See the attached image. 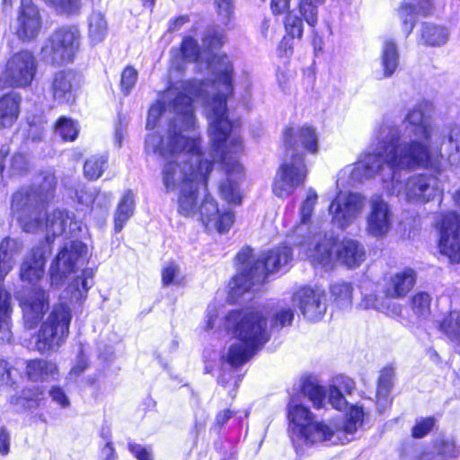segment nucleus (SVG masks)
<instances>
[{
  "label": "nucleus",
  "mask_w": 460,
  "mask_h": 460,
  "mask_svg": "<svg viewBox=\"0 0 460 460\" xmlns=\"http://www.w3.org/2000/svg\"><path fill=\"white\" fill-rule=\"evenodd\" d=\"M208 120V136L212 160L204 158L199 150V134L181 135L174 140L172 130L166 143L164 137L156 132L150 133L145 139V152L156 155L165 162L162 168V180L167 191L181 190L195 182L203 181L207 191V177L212 170L213 162H219L226 171V179L218 186L220 197L229 204L238 205L242 201L240 184L243 179V166L237 155L243 151V141L232 131L224 100L206 106Z\"/></svg>",
  "instance_id": "1"
},
{
  "label": "nucleus",
  "mask_w": 460,
  "mask_h": 460,
  "mask_svg": "<svg viewBox=\"0 0 460 460\" xmlns=\"http://www.w3.org/2000/svg\"><path fill=\"white\" fill-rule=\"evenodd\" d=\"M432 104L423 101L409 111L403 132L395 127L380 128L367 153L354 164L350 172L354 182H362L381 168V162L390 168L417 170L430 168L439 171L442 154L437 145V129L430 123L429 115Z\"/></svg>",
  "instance_id": "2"
},
{
  "label": "nucleus",
  "mask_w": 460,
  "mask_h": 460,
  "mask_svg": "<svg viewBox=\"0 0 460 460\" xmlns=\"http://www.w3.org/2000/svg\"><path fill=\"white\" fill-rule=\"evenodd\" d=\"M210 62L216 73L214 81L179 82L170 87L164 94V102H157L151 106L147 115L146 128L156 127L162 117H166L170 122L166 134L160 135L167 140L169 132L174 136V140L180 139L181 135L198 133L196 131V119L192 102L201 101L206 112L208 103L217 106L219 100L223 99L226 106V98L233 93L232 72L233 68L226 55H215ZM227 111V109L226 108ZM159 134V132H157Z\"/></svg>",
  "instance_id": "3"
},
{
  "label": "nucleus",
  "mask_w": 460,
  "mask_h": 460,
  "mask_svg": "<svg viewBox=\"0 0 460 460\" xmlns=\"http://www.w3.org/2000/svg\"><path fill=\"white\" fill-rule=\"evenodd\" d=\"M54 179L46 178L42 186L22 188L18 190L12 200V211L16 217L23 231L35 233L45 228L46 243L51 242V236L61 235L71 222L70 215L65 210H54L48 214L45 223L40 220L43 204L53 196ZM72 223H69L71 226Z\"/></svg>",
  "instance_id": "4"
},
{
  "label": "nucleus",
  "mask_w": 460,
  "mask_h": 460,
  "mask_svg": "<svg viewBox=\"0 0 460 460\" xmlns=\"http://www.w3.org/2000/svg\"><path fill=\"white\" fill-rule=\"evenodd\" d=\"M225 326L236 338L226 355L234 367L244 364L270 338L265 314L258 308L230 311L225 317Z\"/></svg>",
  "instance_id": "5"
},
{
  "label": "nucleus",
  "mask_w": 460,
  "mask_h": 460,
  "mask_svg": "<svg viewBox=\"0 0 460 460\" xmlns=\"http://www.w3.org/2000/svg\"><path fill=\"white\" fill-rule=\"evenodd\" d=\"M291 258L292 253L288 246L276 247L257 260L250 248L241 250L235 258L238 273L230 282L231 296H241L252 286L264 281L268 274L282 270Z\"/></svg>",
  "instance_id": "6"
},
{
  "label": "nucleus",
  "mask_w": 460,
  "mask_h": 460,
  "mask_svg": "<svg viewBox=\"0 0 460 460\" xmlns=\"http://www.w3.org/2000/svg\"><path fill=\"white\" fill-rule=\"evenodd\" d=\"M200 184L203 185V181L179 190L178 212L184 217H191L199 212L200 220L208 231L216 230L220 234L228 232L234 220V213L230 210H220L215 199L208 194H205L198 208Z\"/></svg>",
  "instance_id": "7"
},
{
  "label": "nucleus",
  "mask_w": 460,
  "mask_h": 460,
  "mask_svg": "<svg viewBox=\"0 0 460 460\" xmlns=\"http://www.w3.org/2000/svg\"><path fill=\"white\" fill-rule=\"evenodd\" d=\"M289 433L296 451L327 440L333 436V429L324 422L314 420L308 408L292 398L288 403Z\"/></svg>",
  "instance_id": "8"
},
{
  "label": "nucleus",
  "mask_w": 460,
  "mask_h": 460,
  "mask_svg": "<svg viewBox=\"0 0 460 460\" xmlns=\"http://www.w3.org/2000/svg\"><path fill=\"white\" fill-rule=\"evenodd\" d=\"M306 257L314 264L328 267L337 261L348 268L358 267L366 259L364 246L357 240L343 239L333 242L326 234L318 240L313 248L305 251Z\"/></svg>",
  "instance_id": "9"
},
{
  "label": "nucleus",
  "mask_w": 460,
  "mask_h": 460,
  "mask_svg": "<svg viewBox=\"0 0 460 460\" xmlns=\"http://www.w3.org/2000/svg\"><path fill=\"white\" fill-rule=\"evenodd\" d=\"M71 319V309L67 305H55L38 332L35 349L41 354L57 351L68 337Z\"/></svg>",
  "instance_id": "10"
},
{
  "label": "nucleus",
  "mask_w": 460,
  "mask_h": 460,
  "mask_svg": "<svg viewBox=\"0 0 460 460\" xmlns=\"http://www.w3.org/2000/svg\"><path fill=\"white\" fill-rule=\"evenodd\" d=\"M385 167L392 172L390 192L398 197H403L411 203H427L442 192L438 177L427 173H418L409 177L402 187L396 179V172L402 170L390 168L384 162H381V168L373 177L384 171Z\"/></svg>",
  "instance_id": "11"
},
{
  "label": "nucleus",
  "mask_w": 460,
  "mask_h": 460,
  "mask_svg": "<svg viewBox=\"0 0 460 460\" xmlns=\"http://www.w3.org/2000/svg\"><path fill=\"white\" fill-rule=\"evenodd\" d=\"M308 170L303 155H292L278 169L272 182V192L278 198H288L305 184Z\"/></svg>",
  "instance_id": "12"
},
{
  "label": "nucleus",
  "mask_w": 460,
  "mask_h": 460,
  "mask_svg": "<svg viewBox=\"0 0 460 460\" xmlns=\"http://www.w3.org/2000/svg\"><path fill=\"white\" fill-rule=\"evenodd\" d=\"M87 246L79 241L66 244L56 256L49 268L50 285L58 288L67 276L84 266Z\"/></svg>",
  "instance_id": "13"
},
{
  "label": "nucleus",
  "mask_w": 460,
  "mask_h": 460,
  "mask_svg": "<svg viewBox=\"0 0 460 460\" xmlns=\"http://www.w3.org/2000/svg\"><path fill=\"white\" fill-rule=\"evenodd\" d=\"M80 45V32L75 26L62 27L51 36L49 45L42 49L44 57L56 64L74 60Z\"/></svg>",
  "instance_id": "14"
},
{
  "label": "nucleus",
  "mask_w": 460,
  "mask_h": 460,
  "mask_svg": "<svg viewBox=\"0 0 460 460\" xmlns=\"http://www.w3.org/2000/svg\"><path fill=\"white\" fill-rule=\"evenodd\" d=\"M318 195L310 188L306 191V197L299 208V223L294 226L291 238L294 244L300 246L304 252L311 248L318 240H321L324 234L318 231L311 222V217L317 203Z\"/></svg>",
  "instance_id": "15"
},
{
  "label": "nucleus",
  "mask_w": 460,
  "mask_h": 460,
  "mask_svg": "<svg viewBox=\"0 0 460 460\" xmlns=\"http://www.w3.org/2000/svg\"><path fill=\"white\" fill-rule=\"evenodd\" d=\"M37 71V63L30 51L13 54L7 61L4 79L0 78V90L4 85L13 88H24L32 83Z\"/></svg>",
  "instance_id": "16"
},
{
  "label": "nucleus",
  "mask_w": 460,
  "mask_h": 460,
  "mask_svg": "<svg viewBox=\"0 0 460 460\" xmlns=\"http://www.w3.org/2000/svg\"><path fill=\"white\" fill-rule=\"evenodd\" d=\"M366 201L365 196L360 193L340 192L329 207L333 225L341 229H346L351 226L362 214Z\"/></svg>",
  "instance_id": "17"
},
{
  "label": "nucleus",
  "mask_w": 460,
  "mask_h": 460,
  "mask_svg": "<svg viewBox=\"0 0 460 460\" xmlns=\"http://www.w3.org/2000/svg\"><path fill=\"white\" fill-rule=\"evenodd\" d=\"M439 230L438 248L452 263L460 262V217L449 211L437 222Z\"/></svg>",
  "instance_id": "18"
},
{
  "label": "nucleus",
  "mask_w": 460,
  "mask_h": 460,
  "mask_svg": "<svg viewBox=\"0 0 460 460\" xmlns=\"http://www.w3.org/2000/svg\"><path fill=\"white\" fill-rule=\"evenodd\" d=\"M394 213L388 202L381 195H372L368 199L366 217V231L374 237L387 235L393 226Z\"/></svg>",
  "instance_id": "19"
},
{
  "label": "nucleus",
  "mask_w": 460,
  "mask_h": 460,
  "mask_svg": "<svg viewBox=\"0 0 460 460\" xmlns=\"http://www.w3.org/2000/svg\"><path fill=\"white\" fill-rule=\"evenodd\" d=\"M292 302L308 321L320 320L326 311L323 292L307 287L299 288L293 295Z\"/></svg>",
  "instance_id": "20"
},
{
  "label": "nucleus",
  "mask_w": 460,
  "mask_h": 460,
  "mask_svg": "<svg viewBox=\"0 0 460 460\" xmlns=\"http://www.w3.org/2000/svg\"><path fill=\"white\" fill-rule=\"evenodd\" d=\"M41 29V18L32 0H21L15 33L22 41L34 40Z\"/></svg>",
  "instance_id": "21"
},
{
  "label": "nucleus",
  "mask_w": 460,
  "mask_h": 460,
  "mask_svg": "<svg viewBox=\"0 0 460 460\" xmlns=\"http://www.w3.org/2000/svg\"><path fill=\"white\" fill-rule=\"evenodd\" d=\"M20 305L26 325L32 328L49 308V300L44 290L33 288L21 298Z\"/></svg>",
  "instance_id": "22"
},
{
  "label": "nucleus",
  "mask_w": 460,
  "mask_h": 460,
  "mask_svg": "<svg viewBox=\"0 0 460 460\" xmlns=\"http://www.w3.org/2000/svg\"><path fill=\"white\" fill-rule=\"evenodd\" d=\"M49 252L50 247L48 244H41L33 248L21 265L20 276L22 280L31 284L39 281L44 275L46 256Z\"/></svg>",
  "instance_id": "23"
},
{
  "label": "nucleus",
  "mask_w": 460,
  "mask_h": 460,
  "mask_svg": "<svg viewBox=\"0 0 460 460\" xmlns=\"http://www.w3.org/2000/svg\"><path fill=\"white\" fill-rule=\"evenodd\" d=\"M79 87V76L73 70H63L55 74L51 93L55 101L68 103L75 100V93Z\"/></svg>",
  "instance_id": "24"
},
{
  "label": "nucleus",
  "mask_w": 460,
  "mask_h": 460,
  "mask_svg": "<svg viewBox=\"0 0 460 460\" xmlns=\"http://www.w3.org/2000/svg\"><path fill=\"white\" fill-rule=\"evenodd\" d=\"M363 420V409L358 406H351L341 424H328L333 429L334 433L330 441L332 443L341 442V444L350 441L351 438L348 436H353L358 428L362 426Z\"/></svg>",
  "instance_id": "25"
},
{
  "label": "nucleus",
  "mask_w": 460,
  "mask_h": 460,
  "mask_svg": "<svg viewBox=\"0 0 460 460\" xmlns=\"http://www.w3.org/2000/svg\"><path fill=\"white\" fill-rule=\"evenodd\" d=\"M284 141L289 148L301 146L312 154L318 151V136L315 129L308 125L288 128L284 134Z\"/></svg>",
  "instance_id": "26"
},
{
  "label": "nucleus",
  "mask_w": 460,
  "mask_h": 460,
  "mask_svg": "<svg viewBox=\"0 0 460 460\" xmlns=\"http://www.w3.org/2000/svg\"><path fill=\"white\" fill-rule=\"evenodd\" d=\"M432 9V0H404L398 9V15L402 22V27L406 36L412 31L417 16L428 15Z\"/></svg>",
  "instance_id": "27"
},
{
  "label": "nucleus",
  "mask_w": 460,
  "mask_h": 460,
  "mask_svg": "<svg viewBox=\"0 0 460 460\" xmlns=\"http://www.w3.org/2000/svg\"><path fill=\"white\" fill-rule=\"evenodd\" d=\"M416 273L411 269H404L392 275L384 290L385 296L392 298L404 297L413 288Z\"/></svg>",
  "instance_id": "28"
},
{
  "label": "nucleus",
  "mask_w": 460,
  "mask_h": 460,
  "mask_svg": "<svg viewBox=\"0 0 460 460\" xmlns=\"http://www.w3.org/2000/svg\"><path fill=\"white\" fill-rule=\"evenodd\" d=\"M22 96L11 92L0 97V128H10L20 115Z\"/></svg>",
  "instance_id": "29"
},
{
  "label": "nucleus",
  "mask_w": 460,
  "mask_h": 460,
  "mask_svg": "<svg viewBox=\"0 0 460 460\" xmlns=\"http://www.w3.org/2000/svg\"><path fill=\"white\" fill-rule=\"evenodd\" d=\"M399 58L400 55L397 44L393 40H385L380 56L382 72L376 73V77L378 80L391 77L399 66Z\"/></svg>",
  "instance_id": "30"
},
{
  "label": "nucleus",
  "mask_w": 460,
  "mask_h": 460,
  "mask_svg": "<svg viewBox=\"0 0 460 460\" xmlns=\"http://www.w3.org/2000/svg\"><path fill=\"white\" fill-rule=\"evenodd\" d=\"M58 369L53 361L36 358L26 363V375L34 382H47L57 377Z\"/></svg>",
  "instance_id": "31"
},
{
  "label": "nucleus",
  "mask_w": 460,
  "mask_h": 460,
  "mask_svg": "<svg viewBox=\"0 0 460 460\" xmlns=\"http://www.w3.org/2000/svg\"><path fill=\"white\" fill-rule=\"evenodd\" d=\"M22 243L20 241L10 237L4 238L0 243V262H2L0 276L9 273L13 270L15 258L22 252Z\"/></svg>",
  "instance_id": "32"
},
{
  "label": "nucleus",
  "mask_w": 460,
  "mask_h": 460,
  "mask_svg": "<svg viewBox=\"0 0 460 460\" xmlns=\"http://www.w3.org/2000/svg\"><path fill=\"white\" fill-rule=\"evenodd\" d=\"M11 295L0 286V343L12 340L10 316L12 313Z\"/></svg>",
  "instance_id": "33"
},
{
  "label": "nucleus",
  "mask_w": 460,
  "mask_h": 460,
  "mask_svg": "<svg viewBox=\"0 0 460 460\" xmlns=\"http://www.w3.org/2000/svg\"><path fill=\"white\" fill-rule=\"evenodd\" d=\"M435 454H423L420 460H453L459 455L456 442L451 438H437L434 442Z\"/></svg>",
  "instance_id": "34"
},
{
  "label": "nucleus",
  "mask_w": 460,
  "mask_h": 460,
  "mask_svg": "<svg viewBox=\"0 0 460 460\" xmlns=\"http://www.w3.org/2000/svg\"><path fill=\"white\" fill-rule=\"evenodd\" d=\"M394 377L393 367H387L381 371L376 390V403L379 412H383L390 403L388 396L393 386Z\"/></svg>",
  "instance_id": "35"
},
{
  "label": "nucleus",
  "mask_w": 460,
  "mask_h": 460,
  "mask_svg": "<svg viewBox=\"0 0 460 460\" xmlns=\"http://www.w3.org/2000/svg\"><path fill=\"white\" fill-rule=\"evenodd\" d=\"M43 398V390L38 385H32L24 388L19 396L12 397L10 402L19 410H30L39 406Z\"/></svg>",
  "instance_id": "36"
},
{
  "label": "nucleus",
  "mask_w": 460,
  "mask_h": 460,
  "mask_svg": "<svg viewBox=\"0 0 460 460\" xmlns=\"http://www.w3.org/2000/svg\"><path fill=\"white\" fill-rule=\"evenodd\" d=\"M449 39L447 29L442 26L422 23L420 29V40L423 44L437 47L447 43Z\"/></svg>",
  "instance_id": "37"
},
{
  "label": "nucleus",
  "mask_w": 460,
  "mask_h": 460,
  "mask_svg": "<svg viewBox=\"0 0 460 460\" xmlns=\"http://www.w3.org/2000/svg\"><path fill=\"white\" fill-rule=\"evenodd\" d=\"M93 272L92 270H84L77 276L67 288L71 295V301L79 302L86 297L89 288L93 286Z\"/></svg>",
  "instance_id": "38"
},
{
  "label": "nucleus",
  "mask_w": 460,
  "mask_h": 460,
  "mask_svg": "<svg viewBox=\"0 0 460 460\" xmlns=\"http://www.w3.org/2000/svg\"><path fill=\"white\" fill-rule=\"evenodd\" d=\"M134 205V194L131 190H128L122 196L114 216V228L117 233L122 230L127 221L133 215Z\"/></svg>",
  "instance_id": "39"
},
{
  "label": "nucleus",
  "mask_w": 460,
  "mask_h": 460,
  "mask_svg": "<svg viewBox=\"0 0 460 460\" xmlns=\"http://www.w3.org/2000/svg\"><path fill=\"white\" fill-rule=\"evenodd\" d=\"M440 331L460 346V311H452L439 322Z\"/></svg>",
  "instance_id": "40"
},
{
  "label": "nucleus",
  "mask_w": 460,
  "mask_h": 460,
  "mask_svg": "<svg viewBox=\"0 0 460 460\" xmlns=\"http://www.w3.org/2000/svg\"><path fill=\"white\" fill-rule=\"evenodd\" d=\"M107 33V22L99 12H93L88 20V37L93 44L103 40Z\"/></svg>",
  "instance_id": "41"
},
{
  "label": "nucleus",
  "mask_w": 460,
  "mask_h": 460,
  "mask_svg": "<svg viewBox=\"0 0 460 460\" xmlns=\"http://www.w3.org/2000/svg\"><path fill=\"white\" fill-rule=\"evenodd\" d=\"M437 145L435 147H438V151L441 153L438 146L442 145L446 139L449 142L450 145L454 146V148L456 152H460V124L457 122H448L444 128L442 129L440 135L438 136V132L437 131Z\"/></svg>",
  "instance_id": "42"
},
{
  "label": "nucleus",
  "mask_w": 460,
  "mask_h": 460,
  "mask_svg": "<svg viewBox=\"0 0 460 460\" xmlns=\"http://www.w3.org/2000/svg\"><path fill=\"white\" fill-rule=\"evenodd\" d=\"M301 394L307 397L315 408L323 404L325 393L323 388L311 380H305L301 387Z\"/></svg>",
  "instance_id": "43"
},
{
  "label": "nucleus",
  "mask_w": 460,
  "mask_h": 460,
  "mask_svg": "<svg viewBox=\"0 0 460 460\" xmlns=\"http://www.w3.org/2000/svg\"><path fill=\"white\" fill-rule=\"evenodd\" d=\"M325 0H300L298 8L304 20L308 25L314 27L318 21V6Z\"/></svg>",
  "instance_id": "44"
},
{
  "label": "nucleus",
  "mask_w": 460,
  "mask_h": 460,
  "mask_svg": "<svg viewBox=\"0 0 460 460\" xmlns=\"http://www.w3.org/2000/svg\"><path fill=\"white\" fill-rule=\"evenodd\" d=\"M107 164V156H93L84 163V175L90 180H96L102 176Z\"/></svg>",
  "instance_id": "45"
},
{
  "label": "nucleus",
  "mask_w": 460,
  "mask_h": 460,
  "mask_svg": "<svg viewBox=\"0 0 460 460\" xmlns=\"http://www.w3.org/2000/svg\"><path fill=\"white\" fill-rule=\"evenodd\" d=\"M77 124L67 118L62 117L58 119L56 126V134L65 141H73L78 135Z\"/></svg>",
  "instance_id": "46"
},
{
  "label": "nucleus",
  "mask_w": 460,
  "mask_h": 460,
  "mask_svg": "<svg viewBox=\"0 0 460 460\" xmlns=\"http://www.w3.org/2000/svg\"><path fill=\"white\" fill-rule=\"evenodd\" d=\"M58 13L66 15L79 14L82 7L81 0H45Z\"/></svg>",
  "instance_id": "47"
},
{
  "label": "nucleus",
  "mask_w": 460,
  "mask_h": 460,
  "mask_svg": "<svg viewBox=\"0 0 460 460\" xmlns=\"http://www.w3.org/2000/svg\"><path fill=\"white\" fill-rule=\"evenodd\" d=\"M184 280L185 277L176 263L170 262L163 269L162 281L164 286L181 285Z\"/></svg>",
  "instance_id": "48"
},
{
  "label": "nucleus",
  "mask_w": 460,
  "mask_h": 460,
  "mask_svg": "<svg viewBox=\"0 0 460 460\" xmlns=\"http://www.w3.org/2000/svg\"><path fill=\"white\" fill-rule=\"evenodd\" d=\"M331 292L341 306L351 305L352 287L348 283H337L332 286Z\"/></svg>",
  "instance_id": "49"
},
{
  "label": "nucleus",
  "mask_w": 460,
  "mask_h": 460,
  "mask_svg": "<svg viewBox=\"0 0 460 460\" xmlns=\"http://www.w3.org/2000/svg\"><path fill=\"white\" fill-rule=\"evenodd\" d=\"M430 296L428 293H417L411 299V308L419 317H425L429 314Z\"/></svg>",
  "instance_id": "50"
},
{
  "label": "nucleus",
  "mask_w": 460,
  "mask_h": 460,
  "mask_svg": "<svg viewBox=\"0 0 460 460\" xmlns=\"http://www.w3.org/2000/svg\"><path fill=\"white\" fill-rule=\"evenodd\" d=\"M181 53L189 62L197 61L199 58H202L200 49L198 46L197 41L191 37H186L183 39L181 43Z\"/></svg>",
  "instance_id": "51"
},
{
  "label": "nucleus",
  "mask_w": 460,
  "mask_h": 460,
  "mask_svg": "<svg viewBox=\"0 0 460 460\" xmlns=\"http://www.w3.org/2000/svg\"><path fill=\"white\" fill-rule=\"evenodd\" d=\"M137 81V71L131 66L124 68L120 77L121 91L128 95Z\"/></svg>",
  "instance_id": "52"
},
{
  "label": "nucleus",
  "mask_w": 460,
  "mask_h": 460,
  "mask_svg": "<svg viewBox=\"0 0 460 460\" xmlns=\"http://www.w3.org/2000/svg\"><path fill=\"white\" fill-rule=\"evenodd\" d=\"M286 31L292 38H301L303 35V22L302 20L292 14L288 13L284 21Z\"/></svg>",
  "instance_id": "53"
},
{
  "label": "nucleus",
  "mask_w": 460,
  "mask_h": 460,
  "mask_svg": "<svg viewBox=\"0 0 460 460\" xmlns=\"http://www.w3.org/2000/svg\"><path fill=\"white\" fill-rule=\"evenodd\" d=\"M294 319V313L290 308H280L271 320V327L273 329H279L290 325Z\"/></svg>",
  "instance_id": "54"
},
{
  "label": "nucleus",
  "mask_w": 460,
  "mask_h": 460,
  "mask_svg": "<svg viewBox=\"0 0 460 460\" xmlns=\"http://www.w3.org/2000/svg\"><path fill=\"white\" fill-rule=\"evenodd\" d=\"M435 425V419L428 417L420 419L416 421V424L411 429L412 437L420 438L429 434Z\"/></svg>",
  "instance_id": "55"
},
{
  "label": "nucleus",
  "mask_w": 460,
  "mask_h": 460,
  "mask_svg": "<svg viewBox=\"0 0 460 460\" xmlns=\"http://www.w3.org/2000/svg\"><path fill=\"white\" fill-rule=\"evenodd\" d=\"M225 42V36L221 31H208L203 39V47L212 52L221 47Z\"/></svg>",
  "instance_id": "56"
},
{
  "label": "nucleus",
  "mask_w": 460,
  "mask_h": 460,
  "mask_svg": "<svg viewBox=\"0 0 460 460\" xmlns=\"http://www.w3.org/2000/svg\"><path fill=\"white\" fill-rule=\"evenodd\" d=\"M391 299L393 298L385 296V297L382 298V305L379 311L390 317L399 318L402 315V305Z\"/></svg>",
  "instance_id": "57"
},
{
  "label": "nucleus",
  "mask_w": 460,
  "mask_h": 460,
  "mask_svg": "<svg viewBox=\"0 0 460 460\" xmlns=\"http://www.w3.org/2000/svg\"><path fill=\"white\" fill-rule=\"evenodd\" d=\"M331 386L336 390H340L343 394H350L355 389V383L348 376H340L333 379Z\"/></svg>",
  "instance_id": "58"
},
{
  "label": "nucleus",
  "mask_w": 460,
  "mask_h": 460,
  "mask_svg": "<svg viewBox=\"0 0 460 460\" xmlns=\"http://www.w3.org/2000/svg\"><path fill=\"white\" fill-rule=\"evenodd\" d=\"M328 400L330 404L337 410L344 409L348 402L345 400L344 394H341L340 390H336L335 388L330 386Z\"/></svg>",
  "instance_id": "59"
},
{
  "label": "nucleus",
  "mask_w": 460,
  "mask_h": 460,
  "mask_svg": "<svg viewBox=\"0 0 460 460\" xmlns=\"http://www.w3.org/2000/svg\"><path fill=\"white\" fill-rule=\"evenodd\" d=\"M382 298L384 297L376 294L367 295L362 298L359 306L364 309L371 308L379 311L382 305Z\"/></svg>",
  "instance_id": "60"
},
{
  "label": "nucleus",
  "mask_w": 460,
  "mask_h": 460,
  "mask_svg": "<svg viewBox=\"0 0 460 460\" xmlns=\"http://www.w3.org/2000/svg\"><path fill=\"white\" fill-rule=\"evenodd\" d=\"M215 3L218 15L222 16L224 20H228L233 13L232 0H216Z\"/></svg>",
  "instance_id": "61"
},
{
  "label": "nucleus",
  "mask_w": 460,
  "mask_h": 460,
  "mask_svg": "<svg viewBox=\"0 0 460 460\" xmlns=\"http://www.w3.org/2000/svg\"><path fill=\"white\" fill-rule=\"evenodd\" d=\"M49 396L51 399L59 404L61 407H66L69 405V400L66 395L62 388L55 386L49 391Z\"/></svg>",
  "instance_id": "62"
},
{
  "label": "nucleus",
  "mask_w": 460,
  "mask_h": 460,
  "mask_svg": "<svg viewBox=\"0 0 460 460\" xmlns=\"http://www.w3.org/2000/svg\"><path fill=\"white\" fill-rule=\"evenodd\" d=\"M11 436L4 427H0V455L7 456L10 452Z\"/></svg>",
  "instance_id": "63"
},
{
  "label": "nucleus",
  "mask_w": 460,
  "mask_h": 460,
  "mask_svg": "<svg viewBox=\"0 0 460 460\" xmlns=\"http://www.w3.org/2000/svg\"><path fill=\"white\" fill-rule=\"evenodd\" d=\"M128 448L137 460H153L151 453L141 445L130 443Z\"/></svg>",
  "instance_id": "64"
}]
</instances>
